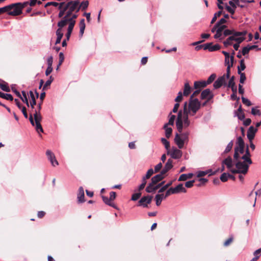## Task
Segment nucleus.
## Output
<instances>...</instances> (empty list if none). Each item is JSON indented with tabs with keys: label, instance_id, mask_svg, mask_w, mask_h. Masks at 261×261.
Segmentation results:
<instances>
[{
	"label": "nucleus",
	"instance_id": "15",
	"mask_svg": "<svg viewBox=\"0 0 261 261\" xmlns=\"http://www.w3.org/2000/svg\"><path fill=\"white\" fill-rule=\"evenodd\" d=\"M22 13V11L20 10V9L19 8L18 6L16 5L12 7L11 10H9L8 15L16 16L21 14Z\"/></svg>",
	"mask_w": 261,
	"mask_h": 261
},
{
	"label": "nucleus",
	"instance_id": "48",
	"mask_svg": "<svg viewBox=\"0 0 261 261\" xmlns=\"http://www.w3.org/2000/svg\"><path fill=\"white\" fill-rule=\"evenodd\" d=\"M233 142L232 140H231L230 142H229V143L227 144L224 151V153H228L229 151H230V150H231L232 148V146H233Z\"/></svg>",
	"mask_w": 261,
	"mask_h": 261
},
{
	"label": "nucleus",
	"instance_id": "55",
	"mask_svg": "<svg viewBox=\"0 0 261 261\" xmlns=\"http://www.w3.org/2000/svg\"><path fill=\"white\" fill-rule=\"evenodd\" d=\"M216 75L215 74L213 73L211 74L208 78L207 80L206 81L207 85L210 84L212 83L215 79Z\"/></svg>",
	"mask_w": 261,
	"mask_h": 261
},
{
	"label": "nucleus",
	"instance_id": "51",
	"mask_svg": "<svg viewBox=\"0 0 261 261\" xmlns=\"http://www.w3.org/2000/svg\"><path fill=\"white\" fill-rule=\"evenodd\" d=\"M251 114L254 116H260L261 115V111L255 108H252L251 109Z\"/></svg>",
	"mask_w": 261,
	"mask_h": 261
},
{
	"label": "nucleus",
	"instance_id": "35",
	"mask_svg": "<svg viewBox=\"0 0 261 261\" xmlns=\"http://www.w3.org/2000/svg\"><path fill=\"white\" fill-rule=\"evenodd\" d=\"M155 185L152 184L151 182L149 183V185L146 188L145 191L147 193H153L154 192L156 189H155Z\"/></svg>",
	"mask_w": 261,
	"mask_h": 261
},
{
	"label": "nucleus",
	"instance_id": "59",
	"mask_svg": "<svg viewBox=\"0 0 261 261\" xmlns=\"http://www.w3.org/2000/svg\"><path fill=\"white\" fill-rule=\"evenodd\" d=\"M141 196V193H134L132 195L131 200L133 201L137 200Z\"/></svg>",
	"mask_w": 261,
	"mask_h": 261
},
{
	"label": "nucleus",
	"instance_id": "26",
	"mask_svg": "<svg viewBox=\"0 0 261 261\" xmlns=\"http://www.w3.org/2000/svg\"><path fill=\"white\" fill-rule=\"evenodd\" d=\"M182 114L183 117L189 116V115H191V111L190 110L189 107L188 106V102L186 101L184 102Z\"/></svg>",
	"mask_w": 261,
	"mask_h": 261
},
{
	"label": "nucleus",
	"instance_id": "46",
	"mask_svg": "<svg viewBox=\"0 0 261 261\" xmlns=\"http://www.w3.org/2000/svg\"><path fill=\"white\" fill-rule=\"evenodd\" d=\"M172 184V181H170L165 185L163 186L159 190V193L164 192L167 189H168Z\"/></svg>",
	"mask_w": 261,
	"mask_h": 261
},
{
	"label": "nucleus",
	"instance_id": "36",
	"mask_svg": "<svg viewBox=\"0 0 261 261\" xmlns=\"http://www.w3.org/2000/svg\"><path fill=\"white\" fill-rule=\"evenodd\" d=\"M0 97L10 101L13 100V97L10 94L4 93L0 91Z\"/></svg>",
	"mask_w": 261,
	"mask_h": 261
},
{
	"label": "nucleus",
	"instance_id": "43",
	"mask_svg": "<svg viewBox=\"0 0 261 261\" xmlns=\"http://www.w3.org/2000/svg\"><path fill=\"white\" fill-rule=\"evenodd\" d=\"M239 146L237 145L234 147V152L233 154L234 160H238L240 159V156L239 154Z\"/></svg>",
	"mask_w": 261,
	"mask_h": 261
},
{
	"label": "nucleus",
	"instance_id": "56",
	"mask_svg": "<svg viewBox=\"0 0 261 261\" xmlns=\"http://www.w3.org/2000/svg\"><path fill=\"white\" fill-rule=\"evenodd\" d=\"M183 96H184V95H183L182 93L181 92V91H179L178 93V95H177V97L175 99V101L176 102L179 103L182 100Z\"/></svg>",
	"mask_w": 261,
	"mask_h": 261
},
{
	"label": "nucleus",
	"instance_id": "7",
	"mask_svg": "<svg viewBox=\"0 0 261 261\" xmlns=\"http://www.w3.org/2000/svg\"><path fill=\"white\" fill-rule=\"evenodd\" d=\"M222 85H227L225 80V75L218 77L213 84L214 88L215 89L220 88Z\"/></svg>",
	"mask_w": 261,
	"mask_h": 261
},
{
	"label": "nucleus",
	"instance_id": "11",
	"mask_svg": "<svg viewBox=\"0 0 261 261\" xmlns=\"http://www.w3.org/2000/svg\"><path fill=\"white\" fill-rule=\"evenodd\" d=\"M251 155L249 149V147L247 145L245 151V154L242 156L240 157V159L245 160L249 164H252V161L251 159Z\"/></svg>",
	"mask_w": 261,
	"mask_h": 261
},
{
	"label": "nucleus",
	"instance_id": "32",
	"mask_svg": "<svg viewBox=\"0 0 261 261\" xmlns=\"http://www.w3.org/2000/svg\"><path fill=\"white\" fill-rule=\"evenodd\" d=\"M34 119L35 123H40L42 120V116L40 112H37V110H35L34 113Z\"/></svg>",
	"mask_w": 261,
	"mask_h": 261
},
{
	"label": "nucleus",
	"instance_id": "1",
	"mask_svg": "<svg viewBox=\"0 0 261 261\" xmlns=\"http://www.w3.org/2000/svg\"><path fill=\"white\" fill-rule=\"evenodd\" d=\"M235 164H234L236 169L233 168V161L231 157L228 156L222 161V164H225L227 168L232 174H243L247 173L249 167V165L245 160L241 161L240 159L238 160H234Z\"/></svg>",
	"mask_w": 261,
	"mask_h": 261
},
{
	"label": "nucleus",
	"instance_id": "57",
	"mask_svg": "<svg viewBox=\"0 0 261 261\" xmlns=\"http://www.w3.org/2000/svg\"><path fill=\"white\" fill-rule=\"evenodd\" d=\"M238 73L240 75V83L241 84H244L245 80H246V77L245 73L242 72L241 73Z\"/></svg>",
	"mask_w": 261,
	"mask_h": 261
},
{
	"label": "nucleus",
	"instance_id": "5",
	"mask_svg": "<svg viewBox=\"0 0 261 261\" xmlns=\"http://www.w3.org/2000/svg\"><path fill=\"white\" fill-rule=\"evenodd\" d=\"M188 106L190 110L191 111V116H194L200 109L201 103L199 100L196 98L194 100H189Z\"/></svg>",
	"mask_w": 261,
	"mask_h": 261
},
{
	"label": "nucleus",
	"instance_id": "45",
	"mask_svg": "<svg viewBox=\"0 0 261 261\" xmlns=\"http://www.w3.org/2000/svg\"><path fill=\"white\" fill-rule=\"evenodd\" d=\"M53 81L54 78L52 76H50L49 79L46 81L45 84L43 86L42 91H44L48 86H49Z\"/></svg>",
	"mask_w": 261,
	"mask_h": 261
},
{
	"label": "nucleus",
	"instance_id": "39",
	"mask_svg": "<svg viewBox=\"0 0 261 261\" xmlns=\"http://www.w3.org/2000/svg\"><path fill=\"white\" fill-rule=\"evenodd\" d=\"M12 6H11V4L6 6L4 7L0 8V14L4 13H7L8 14V12L9 10H12Z\"/></svg>",
	"mask_w": 261,
	"mask_h": 261
},
{
	"label": "nucleus",
	"instance_id": "18",
	"mask_svg": "<svg viewBox=\"0 0 261 261\" xmlns=\"http://www.w3.org/2000/svg\"><path fill=\"white\" fill-rule=\"evenodd\" d=\"M59 28L57 30L56 34L57 35V39L56 41V44H59L61 42V39L63 36V33L62 32L63 27L58 26Z\"/></svg>",
	"mask_w": 261,
	"mask_h": 261
},
{
	"label": "nucleus",
	"instance_id": "44",
	"mask_svg": "<svg viewBox=\"0 0 261 261\" xmlns=\"http://www.w3.org/2000/svg\"><path fill=\"white\" fill-rule=\"evenodd\" d=\"M222 53L225 56V64L226 65H228L229 64H230V63L229 62V58H230V55L228 53L225 51H222Z\"/></svg>",
	"mask_w": 261,
	"mask_h": 261
},
{
	"label": "nucleus",
	"instance_id": "53",
	"mask_svg": "<svg viewBox=\"0 0 261 261\" xmlns=\"http://www.w3.org/2000/svg\"><path fill=\"white\" fill-rule=\"evenodd\" d=\"M222 11L221 10L216 13L214 14V16L213 18H212L211 23H214L215 22V21L216 20L217 18L218 17H220L221 16V15L222 14Z\"/></svg>",
	"mask_w": 261,
	"mask_h": 261
},
{
	"label": "nucleus",
	"instance_id": "52",
	"mask_svg": "<svg viewBox=\"0 0 261 261\" xmlns=\"http://www.w3.org/2000/svg\"><path fill=\"white\" fill-rule=\"evenodd\" d=\"M227 66V69H226V73L225 75V79H229L230 77V68L233 66L232 64H229Z\"/></svg>",
	"mask_w": 261,
	"mask_h": 261
},
{
	"label": "nucleus",
	"instance_id": "8",
	"mask_svg": "<svg viewBox=\"0 0 261 261\" xmlns=\"http://www.w3.org/2000/svg\"><path fill=\"white\" fill-rule=\"evenodd\" d=\"M214 96V94L212 93V92L210 89H206L203 90L201 93V99H212Z\"/></svg>",
	"mask_w": 261,
	"mask_h": 261
},
{
	"label": "nucleus",
	"instance_id": "41",
	"mask_svg": "<svg viewBox=\"0 0 261 261\" xmlns=\"http://www.w3.org/2000/svg\"><path fill=\"white\" fill-rule=\"evenodd\" d=\"M21 93H22V96H21V98H20L29 107L30 106V103L29 102V100H28V99L27 97V95L24 91H22L21 92Z\"/></svg>",
	"mask_w": 261,
	"mask_h": 261
},
{
	"label": "nucleus",
	"instance_id": "14",
	"mask_svg": "<svg viewBox=\"0 0 261 261\" xmlns=\"http://www.w3.org/2000/svg\"><path fill=\"white\" fill-rule=\"evenodd\" d=\"M174 141L179 149H182L184 147L185 142H186L177 133L175 136Z\"/></svg>",
	"mask_w": 261,
	"mask_h": 261
},
{
	"label": "nucleus",
	"instance_id": "58",
	"mask_svg": "<svg viewBox=\"0 0 261 261\" xmlns=\"http://www.w3.org/2000/svg\"><path fill=\"white\" fill-rule=\"evenodd\" d=\"M161 196L159 194H156L155 196V203L157 206H160L162 203V199L160 197Z\"/></svg>",
	"mask_w": 261,
	"mask_h": 261
},
{
	"label": "nucleus",
	"instance_id": "38",
	"mask_svg": "<svg viewBox=\"0 0 261 261\" xmlns=\"http://www.w3.org/2000/svg\"><path fill=\"white\" fill-rule=\"evenodd\" d=\"M246 68V65L244 62V60L243 59L240 61V66H238V73L242 72Z\"/></svg>",
	"mask_w": 261,
	"mask_h": 261
},
{
	"label": "nucleus",
	"instance_id": "13",
	"mask_svg": "<svg viewBox=\"0 0 261 261\" xmlns=\"http://www.w3.org/2000/svg\"><path fill=\"white\" fill-rule=\"evenodd\" d=\"M205 48L209 51L212 52L219 50L221 48V46L218 44L213 45L212 42H210L206 43Z\"/></svg>",
	"mask_w": 261,
	"mask_h": 261
},
{
	"label": "nucleus",
	"instance_id": "12",
	"mask_svg": "<svg viewBox=\"0 0 261 261\" xmlns=\"http://www.w3.org/2000/svg\"><path fill=\"white\" fill-rule=\"evenodd\" d=\"M257 131V129L254 128L253 126L249 127L247 133V136L249 142H251V141L253 140L255 135V133Z\"/></svg>",
	"mask_w": 261,
	"mask_h": 261
},
{
	"label": "nucleus",
	"instance_id": "2",
	"mask_svg": "<svg viewBox=\"0 0 261 261\" xmlns=\"http://www.w3.org/2000/svg\"><path fill=\"white\" fill-rule=\"evenodd\" d=\"M60 8H61V10L58 15L59 18L63 17L65 15L66 16H70L73 13H78L79 12L78 0L62 2Z\"/></svg>",
	"mask_w": 261,
	"mask_h": 261
},
{
	"label": "nucleus",
	"instance_id": "60",
	"mask_svg": "<svg viewBox=\"0 0 261 261\" xmlns=\"http://www.w3.org/2000/svg\"><path fill=\"white\" fill-rule=\"evenodd\" d=\"M173 191H174V190H173V187H171V188H169L166 191V193L165 194L164 198H166L167 197L170 196L171 194H175L174 192H173Z\"/></svg>",
	"mask_w": 261,
	"mask_h": 261
},
{
	"label": "nucleus",
	"instance_id": "9",
	"mask_svg": "<svg viewBox=\"0 0 261 261\" xmlns=\"http://www.w3.org/2000/svg\"><path fill=\"white\" fill-rule=\"evenodd\" d=\"M46 154L47 156L48 160L50 162L52 166H56L58 165V162L56 159L54 153L50 150H47L46 152Z\"/></svg>",
	"mask_w": 261,
	"mask_h": 261
},
{
	"label": "nucleus",
	"instance_id": "3",
	"mask_svg": "<svg viewBox=\"0 0 261 261\" xmlns=\"http://www.w3.org/2000/svg\"><path fill=\"white\" fill-rule=\"evenodd\" d=\"M235 33L236 30L234 29L224 30L223 32L224 36L226 37L229 36L223 42V45L225 47L232 45V41H235L236 37H238L237 36L234 35Z\"/></svg>",
	"mask_w": 261,
	"mask_h": 261
},
{
	"label": "nucleus",
	"instance_id": "30",
	"mask_svg": "<svg viewBox=\"0 0 261 261\" xmlns=\"http://www.w3.org/2000/svg\"><path fill=\"white\" fill-rule=\"evenodd\" d=\"M193 176V174L190 173L188 174H182L178 178V181H185L188 179L191 178Z\"/></svg>",
	"mask_w": 261,
	"mask_h": 261
},
{
	"label": "nucleus",
	"instance_id": "62",
	"mask_svg": "<svg viewBox=\"0 0 261 261\" xmlns=\"http://www.w3.org/2000/svg\"><path fill=\"white\" fill-rule=\"evenodd\" d=\"M242 101L244 105L247 106H250L252 105L251 102L249 99L243 96L242 97Z\"/></svg>",
	"mask_w": 261,
	"mask_h": 261
},
{
	"label": "nucleus",
	"instance_id": "42",
	"mask_svg": "<svg viewBox=\"0 0 261 261\" xmlns=\"http://www.w3.org/2000/svg\"><path fill=\"white\" fill-rule=\"evenodd\" d=\"M163 128L165 130V136L167 138H169L172 133V128L171 127H168L167 126L165 127V125L163 126Z\"/></svg>",
	"mask_w": 261,
	"mask_h": 261
},
{
	"label": "nucleus",
	"instance_id": "22",
	"mask_svg": "<svg viewBox=\"0 0 261 261\" xmlns=\"http://www.w3.org/2000/svg\"><path fill=\"white\" fill-rule=\"evenodd\" d=\"M89 1H84L80 3V1L78 0V7L79 9V11L81 10L82 11L86 10L89 6Z\"/></svg>",
	"mask_w": 261,
	"mask_h": 261
},
{
	"label": "nucleus",
	"instance_id": "54",
	"mask_svg": "<svg viewBox=\"0 0 261 261\" xmlns=\"http://www.w3.org/2000/svg\"><path fill=\"white\" fill-rule=\"evenodd\" d=\"M228 173H223L221 176H220V180L222 181V182H226L228 180Z\"/></svg>",
	"mask_w": 261,
	"mask_h": 261
},
{
	"label": "nucleus",
	"instance_id": "37",
	"mask_svg": "<svg viewBox=\"0 0 261 261\" xmlns=\"http://www.w3.org/2000/svg\"><path fill=\"white\" fill-rule=\"evenodd\" d=\"M28 5H29V2H24L23 3H14L11 4V6L12 7H14L15 6H18L19 8L20 9V10H22V9L27 6Z\"/></svg>",
	"mask_w": 261,
	"mask_h": 261
},
{
	"label": "nucleus",
	"instance_id": "25",
	"mask_svg": "<svg viewBox=\"0 0 261 261\" xmlns=\"http://www.w3.org/2000/svg\"><path fill=\"white\" fill-rule=\"evenodd\" d=\"M173 190L175 194L179 193L180 192H187V190L183 187V185L182 184H179L176 187L173 188Z\"/></svg>",
	"mask_w": 261,
	"mask_h": 261
},
{
	"label": "nucleus",
	"instance_id": "47",
	"mask_svg": "<svg viewBox=\"0 0 261 261\" xmlns=\"http://www.w3.org/2000/svg\"><path fill=\"white\" fill-rule=\"evenodd\" d=\"M189 132H185L182 133H181V134L180 135V136L182 138V139L186 142H188L189 141Z\"/></svg>",
	"mask_w": 261,
	"mask_h": 261
},
{
	"label": "nucleus",
	"instance_id": "40",
	"mask_svg": "<svg viewBox=\"0 0 261 261\" xmlns=\"http://www.w3.org/2000/svg\"><path fill=\"white\" fill-rule=\"evenodd\" d=\"M215 39H219L220 40L223 39L225 37L223 35V33L217 29L216 34L214 36Z\"/></svg>",
	"mask_w": 261,
	"mask_h": 261
},
{
	"label": "nucleus",
	"instance_id": "16",
	"mask_svg": "<svg viewBox=\"0 0 261 261\" xmlns=\"http://www.w3.org/2000/svg\"><path fill=\"white\" fill-rule=\"evenodd\" d=\"M77 202L79 203H83L85 201L84 189L82 187H80L77 193Z\"/></svg>",
	"mask_w": 261,
	"mask_h": 261
},
{
	"label": "nucleus",
	"instance_id": "29",
	"mask_svg": "<svg viewBox=\"0 0 261 261\" xmlns=\"http://www.w3.org/2000/svg\"><path fill=\"white\" fill-rule=\"evenodd\" d=\"M169 119L168 123L165 124V127H166L168 125H173L174 123V120L176 118L175 115H172V112H170L169 115Z\"/></svg>",
	"mask_w": 261,
	"mask_h": 261
},
{
	"label": "nucleus",
	"instance_id": "21",
	"mask_svg": "<svg viewBox=\"0 0 261 261\" xmlns=\"http://www.w3.org/2000/svg\"><path fill=\"white\" fill-rule=\"evenodd\" d=\"M207 86L206 81H195L194 83V88L195 89H200L201 88H204Z\"/></svg>",
	"mask_w": 261,
	"mask_h": 261
},
{
	"label": "nucleus",
	"instance_id": "10",
	"mask_svg": "<svg viewBox=\"0 0 261 261\" xmlns=\"http://www.w3.org/2000/svg\"><path fill=\"white\" fill-rule=\"evenodd\" d=\"M169 154L172 158L174 159H179L181 157L182 153L180 150L173 147L171 151H170Z\"/></svg>",
	"mask_w": 261,
	"mask_h": 261
},
{
	"label": "nucleus",
	"instance_id": "4",
	"mask_svg": "<svg viewBox=\"0 0 261 261\" xmlns=\"http://www.w3.org/2000/svg\"><path fill=\"white\" fill-rule=\"evenodd\" d=\"M77 13H73V14H71L70 16H66V15H64L63 17H61V20L58 22L57 25L60 27H64L68 24V22L75 23V19L78 17Z\"/></svg>",
	"mask_w": 261,
	"mask_h": 261
},
{
	"label": "nucleus",
	"instance_id": "17",
	"mask_svg": "<svg viewBox=\"0 0 261 261\" xmlns=\"http://www.w3.org/2000/svg\"><path fill=\"white\" fill-rule=\"evenodd\" d=\"M172 167V160L171 159H168L164 168L161 171V173H162V174L164 175L165 173H166L169 170H170Z\"/></svg>",
	"mask_w": 261,
	"mask_h": 261
},
{
	"label": "nucleus",
	"instance_id": "23",
	"mask_svg": "<svg viewBox=\"0 0 261 261\" xmlns=\"http://www.w3.org/2000/svg\"><path fill=\"white\" fill-rule=\"evenodd\" d=\"M176 126L178 132L179 133H182L184 126L182 118H177L176 120Z\"/></svg>",
	"mask_w": 261,
	"mask_h": 261
},
{
	"label": "nucleus",
	"instance_id": "34",
	"mask_svg": "<svg viewBox=\"0 0 261 261\" xmlns=\"http://www.w3.org/2000/svg\"><path fill=\"white\" fill-rule=\"evenodd\" d=\"M61 4V3H58V2H50L47 3L44 5V7L46 8V7H47L48 6H53L56 7H58V9L60 11L61 10V8H60Z\"/></svg>",
	"mask_w": 261,
	"mask_h": 261
},
{
	"label": "nucleus",
	"instance_id": "33",
	"mask_svg": "<svg viewBox=\"0 0 261 261\" xmlns=\"http://www.w3.org/2000/svg\"><path fill=\"white\" fill-rule=\"evenodd\" d=\"M161 142L165 146V148L167 150V154H169L170 153V142L165 138H161Z\"/></svg>",
	"mask_w": 261,
	"mask_h": 261
},
{
	"label": "nucleus",
	"instance_id": "24",
	"mask_svg": "<svg viewBox=\"0 0 261 261\" xmlns=\"http://www.w3.org/2000/svg\"><path fill=\"white\" fill-rule=\"evenodd\" d=\"M164 178L163 175L161 173L158 174L151 178V182L154 185L156 184Z\"/></svg>",
	"mask_w": 261,
	"mask_h": 261
},
{
	"label": "nucleus",
	"instance_id": "6",
	"mask_svg": "<svg viewBox=\"0 0 261 261\" xmlns=\"http://www.w3.org/2000/svg\"><path fill=\"white\" fill-rule=\"evenodd\" d=\"M153 197L151 195L144 196L138 202L137 206H141L144 208H148V204H150L152 201Z\"/></svg>",
	"mask_w": 261,
	"mask_h": 261
},
{
	"label": "nucleus",
	"instance_id": "50",
	"mask_svg": "<svg viewBox=\"0 0 261 261\" xmlns=\"http://www.w3.org/2000/svg\"><path fill=\"white\" fill-rule=\"evenodd\" d=\"M0 88L1 89L5 92H9L10 91V89L9 88L8 84L7 83L2 84L0 83Z\"/></svg>",
	"mask_w": 261,
	"mask_h": 261
},
{
	"label": "nucleus",
	"instance_id": "64",
	"mask_svg": "<svg viewBox=\"0 0 261 261\" xmlns=\"http://www.w3.org/2000/svg\"><path fill=\"white\" fill-rule=\"evenodd\" d=\"M245 40V37L243 36H238L236 37L235 41L237 43L240 44L242 42H243Z\"/></svg>",
	"mask_w": 261,
	"mask_h": 261
},
{
	"label": "nucleus",
	"instance_id": "31",
	"mask_svg": "<svg viewBox=\"0 0 261 261\" xmlns=\"http://www.w3.org/2000/svg\"><path fill=\"white\" fill-rule=\"evenodd\" d=\"M29 94L31 98V101L30 102V105H31V108L33 109L34 108V106L36 105V97L32 91H30Z\"/></svg>",
	"mask_w": 261,
	"mask_h": 261
},
{
	"label": "nucleus",
	"instance_id": "20",
	"mask_svg": "<svg viewBox=\"0 0 261 261\" xmlns=\"http://www.w3.org/2000/svg\"><path fill=\"white\" fill-rule=\"evenodd\" d=\"M192 88L190 86L188 82H187L184 84V88L183 91V95L185 96H188L191 92Z\"/></svg>",
	"mask_w": 261,
	"mask_h": 261
},
{
	"label": "nucleus",
	"instance_id": "19",
	"mask_svg": "<svg viewBox=\"0 0 261 261\" xmlns=\"http://www.w3.org/2000/svg\"><path fill=\"white\" fill-rule=\"evenodd\" d=\"M234 76H232L230 78L228 83L227 85L228 87L231 89L232 92H235V91H237V87L234 82Z\"/></svg>",
	"mask_w": 261,
	"mask_h": 261
},
{
	"label": "nucleus",
	"instance_id": "63",
	"mask_svg": "<svg viewBox=\"0 0 261 261\" xmlns=\"http://www.w3.org/2000/svg\"><path fill=\"white\" fill-rule=\"evenodd\" d=\"M250 50V48L249 47V45H248L242 48V55L245 56V55L248 54V53H249Z\"/></svg>",
	"mask_w": 261,
	"mask_h": 261
},
{
	"label": "nucleus",
	"instance_id": "49",
	"mask_svg": "<svg viewBox=\"0 0 261 261\" xmlns=\"http://www.w3.org/2000/svg\"><path fill=\"white\" fill-rule=\"evenodd\" d=\"M182 120L184 128H187L189 127L190 124V121L189 119V116L183 117Z\"/></svg>",
	"mask_w": 261,
	"mask_h": 261
},
{
	"label": "nucleus",
	"instance_id": "28",
	"mask_svg": "<svg viewBox=\"0 0 261 261\" xmlns=\"http://www.w3.org/2000/svg\"><path fill=\"white\" fill-rule=\"evenodd\" d=\"M80 27V36L82 37L84 33V31L86 27V24L85 22V19L84 18L82 19L79 23Z\"/></svg>",
	"mask_w": 261,
	"mask_h": 261
},
{
	"label": "nucleus",
	"instance_id": "61",
	"mask_svg": "<svg viewBox=\"0 0 261 261\" xmlns=\"http://www.w3.org/2000/svg\"><path fill=\"white\" fill-rule=\"evenodd\" d=\"M237 144L239 146H245L244 141L241 137L237 138Z\"/></svg>",
	"mask_w": 261,
	"mask_h": 261
},
{
	"label": "nucleus",
	"instance_id": "27",
	"mask_svg": "<svg viewBox=\"0 0 261 261\" xmlns=\"http://www.w3.org/2000/svg\"><path fill=\"white\" fill-rule=\"evenodd\" d=\"M207 174H209V176L214 175L215 174V172H213L212 169H209L206 171H199L197 173V177H203Z\"/></svg>",
	"mask_w": 261,
	"mask_h": 261
}]
</instances>
